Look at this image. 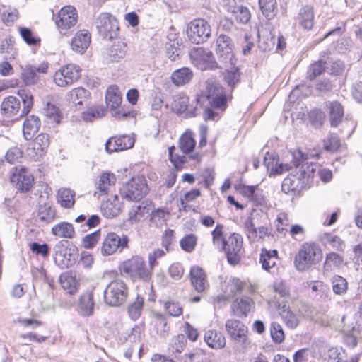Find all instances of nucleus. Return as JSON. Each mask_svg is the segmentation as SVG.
<instances>
[{
	"mask_svg": "<svg viewBox=\"0 0 362 362\" xmlns=\"http://www.w3.org/2000/svg\"><path fill=\"white\" fill-rule=\"evenodd\" d=\"M120 271L132 281H141L146 284H150L153 274L152 269L146 266L144 258L137 255L124 261L120 266Z\"/></svg>",
	"mask_w": 362,
	"mask_h": 362,
	"instance_id": "nucleus-1",
	"label": "nucleus"
},
{
	"mask_svg": "<svg viewBox=\"0 0 362 362\" xmlns=\"http://www.w3.org/2000/svg\"><path fill=\"white\" fill-rule=\"evenodd\" d=\"M129 288L122 279L111 281L104 291V301L110 306H119L127 300Z\"/></svg>",
	"mask_w": 362,
	"mask_h": 362,
	"instance_id": "nucleus-2",
	"label": "nucleus"
},
{
	"mask_svg": "<svg viewBox=\"0 0 362 362\" xmlns=\"http://www.w3.org/2000/svg\"><path fill=\"white\" fill-rule=\"evenodd\" d=\"M317 245L314 243H304L294 258V265L299 272H304L315 263Z\"/></svg>",
	"mask_w": 362,
	"mask_h": 362,
	"instance_id": "nucleus-3",
	"label": "nucleus"
},
{
	"mask_svg": "<svg viewBox=\"0 0 362 362\" xmlns=\"http://www.w3.org/2000/svg\"><path fill=\"white\" fill-rule=\"evenodd\" d=\"M147 185L144 177H133L120 189L123 198L134 201L141 199L147 192Z\"/></svg>",
	"mask_w": 362,
	"mask_h": 362,
	"instance_id": "nucleus-4",
	"label": "nucleus"
},
{
	"mask_svg": "<svg viewBox=\"0 0 362 362\" xmlns=\"http://www.w3.org/2000/svg\"><path fill=\"white\" fill-rule=\"evenodd\" d=\"M129 239L127 235L119 236L115 233H108L103 240L100 247V253L103 256H109L115 253L117 250L122 251L127 248Z\"/></svg>",
	"mask_w": 362,
	"mask_h": 362,
	"instance_id": "nucleus-5",
	"label": "nucleus"
},
{
	"mask_svg": "<svg viewBox=\"0 0 362 362\" xmlns=\"http://www.w3.org/2000/svg\"><path fill=\"white\" fill-rule=\"evenodd\" d=\"M122 94L118 86L112 85L107 88L105 94L106 104L111 109L112 115L115 119H124L133 114L130 111H124L123 108L118 109L122 103Z\"/></svg>",
	"mask_w": 362,
	"mask_h": 362,
	"instance_id": "nucleus-6",
	"label": "nucleus"
},
{
	"mask_svg": "<svg viewBox=\"0 0 362 362\" xmlns=\"http://www.w3.org/2000/svg\"><path fill=\"white\" fill-rule=\"evenodd\" d=\"M221 249L225 251L229 264L231 265L238 264L243 252L242 236L238 233H233Z\"/></svg>",
	"mask_w": 362,
	"mask_h": 362,
	"instance_id": "nucleus-7",
	"label": "nucleus"
},
{
	"mask_svg": "<svg viewBox=\"0 0 362 362\" xmlns=\"http://www.w3.org/2000/svg\"><path fill=\"white\" fill-rule=\"evenodd\" d=\"M80 76V67L77 65L69 64L55 72L54 81L57 86L66 87L77 81Z\"/></svg>",
	"mask_w": 362,
	"mask_h": 362,
	"instance_id": "nucleus-8",
	"label": "nucleus"
},
{
	"mask_svg": "<svg viewBox=\"0 0 362 362\" xmlns=\"http://www.w3.org/2000/svg\"><path fill=\"white\" fill-rule=\"evenodd\" d=\"M206 96L211 105L219 109L226 107V96L223 87L214 78L206 81Z\"/></svg>",
	"mask_w": 362,
	"mask_h": 362,
	"instance_id": "nucleus-9",
	"label": "nucleus"
},
{
	"mask_svg": "<svg viewBox=\"0 0 362 362\" xmlns=\"http://www.w3.org/2000/svg\"><path fill=\"white\" fill-rule=\"evenodd\" d=\"M190 59L194 65L201 70L214 69L218 67L211 52L202 47L190 50Z\"/></svg>",
	"mask_w": 362,
	"mask_h": 362,
	"instance_id": "nucleus-10",
	"label": "nucleus"
},
{
	"mask_svg": "<svg viewBox=\"0 0 362 362\" xmlns=\"http://www.w3.org/2000/svg\"><path fill=\"white\" fill-rule=\"evenodd\" d=\"M49 146V137L46 134H38L28 145L26 156L34 161L40 160Z\"/></svg>",
	"mask_w": 362,
	"mask_h": 362,
	"instance_id": "nucleus-11",
	"label": "nucleus"
},
{
	"mask_svg": "<svg viewBox=\"0 0 362 362\" xmlns=\"http://www.w3.org/2000/svg\"><path fill=\"white\" fill-rule=\"evenodd\" d=\"M233 49V45L231 39L226 35L221 34L216 40V52L219 59L226 65L228 64L234 66L235 64Z\"/></svg>",
	"mask_w": 362,
	"mask_h": 362,
	"instance_id": "nucleus-12",
	"label": "nucleus"
},
{
	"mask_svg": "<svg viewBox=\"0 0 362 362\" xmlns=\"http://www.w3.org/2000/svg\"><path fill=\"white\" fill-rule=\"evenodd\" d=\"M48 63L42 62L38 66L27 65L20 66L21 78L26 86L36 84L39 81L37 73L46 74L48 69Z\"/></svg>",
	"mask_w": 362,
	"mask_h": 362,
	"instance_id": "nucleus-13",
	"label": "nucleus"
},
{
	"mask_svg": "<svg viewBox=\"0 0 362 362\" xmlns=\"http://www.w3.org/2000/svg\"><path fill=\"white\" fill-rule=\"evenodd\" d=\"M309 187L306 180H303L297 172L288 175L283 181L281 189L285 194H298L303 188Z\"/></svg>",
	"mask_w": 362,
	"mask_h": 362,
	"instance_id": "nucleus-14",
	"label": "nucleus"
},
{
	"mask_svg": "<svg viewBox=\"0 0 362 362\" xmlns=\"http://www.w3.org/2000/svg\"><path fill=\"white\" fill-rule=\"evenodd\" d=\"M226 329L232 339L242 341L246 345L250 344L247 338V328L240 321L235 319L228 320L226 322Z\"/></svg>",
	"mask_w": 362,
	"mask_h": 362,
	"instance_id": "nucleus-15",
	"label": "nucleus"
},
{
	"mask_svg": "<svg viewBox=\"0 0 362 362\" xmlns=\"http://www.w3.org/2000/svg\"><path fill=\"white\" fill-rule=\"evenodd\" d=\"M209 24H188L187 35L194 43L200 44L206 41L211 35Z\"/></svg>",
	"mask_w": 362,
	"mask_h": 362,
	"instance_id": "nucleus-16",
	"label": "nucleus"
},
{
	"mask_svg": "<svg viewBox=\"0 0 362 362\" xmlns=\"http://www.w3.org/2000/svg\"><path fill=\"white\" fill-rule=\"evenodd\" d=\"M134 138L130 135L112 136L107 141L105 149L109 153L129 149L134 146Z\"/></svg>",
	"mask_w": 362,
	"mask_h": 362,
	"instance_id": "nucleus-17",
	"label": "nucleus"
},
{
	"mask_svg": "<svg viewBox=\"0 0 362 362\" xmlns=\"http://www.w3.org/2000/svg\"><path fill=\"white\" fill-rule=\"evenodd\" d=\"M189 279L192 288L198 293L204 292L209 286L205 271L199 266H192L190 269Z\"/></svg>",
	"mask_w": 362,
	"mask_h": 362,
	"instance_id": "nucleus-18",
	"label": "nucleus"
},
{
	"mask_svg": "<svg viewBox=\"0 0 362 362\" xmlns=\"http://www.w3.org/2000/svg\"><path fill=\"white\" fill-rule=\"evenodd\" d=\"M21 109L19 99L15 96L9 95L6 97L0 105V112L5 119H11L16 116Z\"/></svg>",
	"mask_w": 362,
	"mask_h": 362,
	"instance_id": "nucleus-19",
	"label": "nucleus"
},
{
	"mask_svg": "<svg viewBox=\"0 0 362 362\" xmlns=\"http://www.w3.org/2000/svg\"><path fill=\"white\" fill-rule=\"evenodd\" d=\"M189 98L184 94H178L173 98L171 104V108L173 112L181 114L186 112L189 117H194L197 115V108L189 107Z\"/></svg>",
	"mask_w": 362,
	"mask_h": 362,
	"instance_id": "nucleus-20",
	"label": "nucleus"
},
{
	"mask_svg": "<svg viewBox=\"0 0 362 362\" xmlns=\"http://www.w3.org/2000/svg\"><path fill=\"white\" fill-rule=\"evenodd\" d=\"M11 181L16 182L18 187L23 191H28L31 187L33 178L30 175H27L25 168L21 167L20 168H14V171L11 176Z\"/></svg>",
	"mask_w": 362,
	"mask_h": 362,
	"instance_id": "nucleus-21",
	"label": "nucleus"
},
{
	"mask_svg": "<svg viewBox=\"0 0 362 362\" xmlns=\"http://www.w3.org/2000/svg\"><path fill=\"white\" fill-rule=\"evenodd\" d=\"M73 261L71 255L62 242L55 245L54 262L58 267L62 269L68 268L73 263Z\"/></svg>",
	"mask_w": 362,
	"mask_h": 362,
	"instance_id": "nucleus-22",
	"label": "nucleus"
},
{
	"mask_svg": "<svg viewBox=\"0 0 362 362\" xmlns=\"http://www.w3.org/2000/svg\"><path fill=\"white\" fill-rule=\"evenodd\" d=\"M90 43V34L87 30L78 31L71 41V49L77 53L83 54Z\"/></svg>",
	"mask_w": 362,
	"mask_h": 362,
	"instance_id": "nucleus-23",
	"label": "nucleus"
},
{
	"mask_svg": "<svg viewBox=\"0 0 362 362\" xmlns=\"http://www.w3.org/2000/svg\"><path fill=\"white\" fill-rule=\"evenodd\" d=\"M251 18V13L247 7L240 6H231V10H228L227 14L225 16L226 21L233 23H248Z\"/></svg>",
	"mask_w": 362,
	"mask_h": 362,
	"instance_id": "nucleus-24",
	"label": "nucleus"
},
{
	"mask_svg": "<svg viewBox=\"0 0 362 362\" xmlns=\"http://www.w3.org/2000/svg\"><path fill=\"white\" fill-rule=\"evenodd\" d=\"M204 341L211 349H221L225 347L226 339L223 334L215 329L206 330L204 335Z\"/></svg>",
	"mask_w": 362,
	"mask_h": 362,
	"instance_id": "nucleus-25",
	"label": "nucleus"
},
{
	"mask_svg": "<svg viewBox=\"0 0 362 362\" xmlns=\"http://www.w3.org/2000/svg\"><path fill=\"white\" fill-rule=\"evenodd\" d=\"M245 229L249 238H253L257 241L263 240L266 236L269 235L267 227H255L252 216L248 217L245 221Z\"/></svg>",
	"mask_w": 362,
	"mask_h": 362,
	"instance_id": "nucleus-26",
	"label": "nucleus"
},
{
	"mask_svg": "<svg viewBox=\"0 0 362 362\" xmlns=\"http://www.w3.org/2000/svg\"><path fill=\"white\" fill-rule=\"evenodd\" d=\"M254 305L253 300L249 297L236 298L231 305L233 314L243 317L247 315Z\"/></svg>",
	"mask_w": 362,
	"mask_h": 362,
	"instance_id": "nucleus-27",
	"label": "nucleus"
},
{
	"mask_svg": "<svg viewBox=\"0 0 362 362\" xmlns=\"http://www.w3.org/2000/svg\"><path fill=\"white\" fill-rule=\"evenodd\" d=\"M326 106L329 109L330 126L332 127H337L341 122L344 117L343 106L337 100L327 102Z\"/></svg>",
	"mask_w": 362,
	"mask_h": 362,
	"instance_id": "nucleus-28",
	"label": "nucleus"
},
{
	"mask_svg": "<svg viewBox=\"0 0 362 362\" xmlns=\"http://www.w3.org/2000/svg\"><path fill=\"white\" fill-rule=\"evenodd\" d=\"M94 306L93 294L91 291H86L80 296L78 310L82 316L88 317L92 315Z\"/></svg>",
	"mask_w": 362,
	"mask_h": 362,
	"instance_id": "nucleus-29",
	"label": "nucleus"
},
{
	"mask_svg": "<svg viewBox=\"0 0 362 362\" xmlns=\"http://www.w3.org/2000/svg\"><path fill=\"white\" fill-rule=\"evenodd\" d=\"M100 208L103 214L105 217L112 218L120 213L122 204L118 197L115 195L112 199H108L103 202Z\"/></svg>",
	"mask_w": 362,
	"mask_h": 362,
	"instance_id": "nucleus-30",
	"label": "nucleus"
},
{
	"mask_svg": "<svg viewBox=\"0 0 362 362\" xmlns=\"http://www.w3.org/2000/svg\"><path fill=\"white\" fill-rule=\"evenodd\" d=\"M324 358L327 362H358L359 360L358 356L354 355L348 361L344 351L333 347L327 351Z\"/></svg>",
	"mask_w": 362,
	"mask_h": 362,
	"instance_id": "nucleus-31",
	"label": "nucleus"
},
{
	"mask_svg": "<svg viewBox=\"0 0 362 362\" xmlns=\"http://www.w3.org/2000/svg\"><path fill=\"white\" fill-rule=\"evenodd\" d=\"M40 127V120L35 115L28 117L23 124V134L26 140H30L38 131Z\"/></svg>",
	"mask_w": 362,
	"mask_h": 362,
	"instance_id": "nucleus-32",
	"label": "nucleus"
},
{
	"mask_svg": "<svg viewBox=\"0 0 362 362\" xmlns=\"http://www.w3.org/2000/svg\"><path fill=\"white\" fill-rule=\"evenodd\" d=\"M344 67V63L339 60L330 62L318 59V76L325 71H327L330 74L339 75L343 71Z\"/></svg>",
	"mask_w": 362,
	"mask_h": 362,
	"instance_id": "nucleus-33",
	"label": "nucleus"
},
{
	"mask_svg": "<svg viewBox=\"0 0 362 362\" xmlns=\"http://www.w3.org/2000/svg\"><path fill=\"white\" fill-rule=\"evenodd\" d=\"M278 259V251L276 250H261L259 262L264 270L269 271L276 265Z\"/></svg>",
	"mask_w": 362,
	"mask_h": 362,
	"instance_id": "nucleus-34",
	"label": "nucleus"
},
{
	"mask_svg": "<svg viewBox=\"0 0 362 362\" xmlns=\"http://www.w3.org/2000/svg\"><path fill=\"white\" fill-rule=\"evenodd\" d=\"M196 141L194 134L189 130L185 132L180 137L179 148L184 154H188L193 151Z\"/></svg>",
	"mask_w": 362,
	"mask_h": 362,
	"instance_id": "nucleus-35",
	"label": "nucleus"
},
{
	"mask_svg": "<svg viewBox=\"0 0 362 362\" xmlns=\"http://www.w3.org/2000/svg\"><path fill=\"white\" fill-rule=\"evenodd\" d=\"M192 77L193 73L192 70L187 67L175 70L171 74L172 82L177 86H183L189 83Z\"/></svg>",
	"mask_w": 362,
	"mask_h": 362,
	"instance_id": "nucleus-36",
	"label": "nucleus"
},
{
	"mask_svg": "<svg viewBox=\"0 0 362 362\" xmlns=\"http://www.w3.org/2000/svg\"><path fill=\"white\" fill-rule=\"evenodd\" d=\"M116 178L114 174L104 173L98 178L97 185L98 192L95 193V195L98 193L99 195L107 194L110 191V187L115 185Z\"/></svg>",
	"mask_w": 362,
	"mask_h": 362,
	"instance_id": "nucleus-37",
	"label": "nucleus"
},
{
	"mask_svg": "<svg viewBox=\"0 0 362 362\" xmlns=\"http://www.w3.org/2000/svg\"><path fill=\"white\" fill-rule=\"evenodd\" d=\"M75 193L74 191L67 188H62L58 190L57 194V202L64 208H71L75 203Z\"/></svg>",
	"mask_w": 362,
	"mask_h": 362,
	"instance_id": "nucleus-38",
	"label": "nucleus"
},
{
	"mask_svg": "<svg viewBox=\"0 0 362 362\" xmlns=\"http://www.w3.org/2000/svg\"><path fill=\"white\" fill-rule=\"evenodd\" d=\"M52 233L59 238H72L75 230L72 224L67 222H61L56 224L52 229Z\"/></svg>",
	"mask_w": 362,
	"mask_h": 362,
	"instance_id": "nucleus-39",
	"label": "nucleus"
},
{
	"mask_svg": "<svg viewBox=\"0 0 362 362\" xmlns=\"http://www.w3.org/2000/svg\"><path fill=\"white\" fill-rule=\"evenodd\" d=\"M0 53L4 54L6 59H14L17 55V49L14 47L13 37L5 38L0 44Z\"/></svg>",
	"mask_w": 362,
	"mask_h": 362,
	"instance_id": "nucleus-40",
	"label": "nucleus"
},
{
	"mask_svg": "<svg viewBox=\"0 0 362 362\" xmlns=\"http://www.w3.org/2000/svg\"><path fill=\"white\" fill-rule=\"evenodd\" d=\"M77 17L76 9L71 6H66L61 8L59 11V21L56 23H76Z\"/></svg>",
	"mask_w": 362,
	"mask_h": 362,
	"instance_id": "nucleus-41",
	"label": "nucleus"
},
{
	"mask_svg": "<svg viewBox=\"0 0 362 362\" xmlns=\"http://www.w3.org/2000/svg\"><path fill=\"white\" fill-rule=\"evenodd\" d=\"M148 205L144 203L134 205L129 212V219L132 223L138 222L140 218L149 213Z\"/></svg>",
	"mask_w": 362,
	"mask_h": 362,
	"instance_id": "nucleus-42",
	"label": "nucleus"
},
{
	"mask_svg": "<svg viewBox=\"0 0 362 362\" xmlns=\"http://www.w3.org/2000/svg\"><path fill=\"white\" fill-rule=\"evenodd\" d=\"M97 28L103 38L110 40L117 36L119 30L118 24H99Z\"/></svg>",
	"mask_w": 362,
	"mask_h": 362,
	"instance_id": "nucleus-43",
	"label": "nucleus"
},
{
	"mask_svg": "<svg viewBox=\"0 0 362 362\" xmlns=\"http://www.w3.org/2000/svg\"><path fill=\"white\" fill-rule=\"evenodd\" d=\"M90 95L89 92L82 87L72 89L69 93V99L74 104L82 105Z\"/></svg>",
	"mask_w": 362,
	"mask_h": 362,
	"instance_id": "nucleus-44",
	"label": "nucleus"
},
{
	"mask_svg": "<svg viewBox=\"0 0 362 362\" xmlns=\"http://www.w3.org/2000/svg\"><path fill=\"white\" fill-rule=\"evenodd\" d=\"M240 74L239 69L233 66L223 72V80L230 88L233 89L240 82Z\"/></svg>",
	"mask_w": 362,
	"mask_h": 362,
	"instance_id": "nucleus-45",
	"label": "nucleus"
},
{
	"mask_svg": "<svg viewBox=\"0 0 362 362\" xmlns=\"http://www.w3.org/2000/svg\"><path fill=\"white\" fill-rule=\"evenodd\" d=\"M259 4L262 14L267 20H272L276 13V0H259Z\"/></svg>",
	"mask_w": 362,
	"mask_h": 362,
	"instance_id": "nucleus-46",
	"label": "nucleus"
},
{
	"mask_svg": "<svg viewBox=\"0 0 362 362\" xmlns=\"http://www.w3.org/2000/svg\"><path fill=\"white\" fill-rule=\"evenodd\" d=\"M279 314L288 327L293 329L298 325V320L297 317L291 311L289 307L287 305H284L279 308Z\"/></svg>",
	"mask_w": 362,
	"mask_h": 362,
	"instance_id": "nucleus-47",
	"label": "nucleus"
},
{
	"mask_svg": "<svg viewBox=\"0 0 362 362\" xmlns=\"http://www.w3.org/2000/svg\"><path fill=\"white\" fill-rule=\"evenodd\" d=\"M316 169L317 163L315 162L306 161L301 165L299 172L298 173L300 175H301V177L303 180L305 179L307 180L308 185L309 186L310 180L314 177Z\"/></svg>",
	"mask_w": 362,
	"mask_h": 362,
	"instance_id": "nucleus-48",
	"label": "nucleus"
},
{
	"mask_svg": "<svg viewBox=\"0 0 362 362\" xmlns=\"http://www.w3.org/2000/svg\"><path fill=\"white\" fill-rule=\"evenodd\" d=\"M144 307V298L137 296L135 300L128 306V313L130 318L136 320L141 315Z\"/></svg>",
	"mask_w": 362,
	"mask_h": 362,
	"instance_id": "nucleus-49",
	"label": "nucleus"
},
{
	"mask_svg": "<svg viewBox=\"0 0 362 362\" xmlns=\"http://www.w3.org/2000/svg\"><path fill=\"white\" fill-rule=\"evenodd\" d=\"M294 362H315V351L313 348L302 349L293 356Z\"/></svg>",
	"mask_w": 362,
	"mask_h": 362,
	"instance_id": "nucleus-50",
	"label": "nucleus"
},
{
	"mask_svg": "<svg viewBox=\"0 0 362 362\" xmlns=\"http://www.w3.org/2000/svg\"><path fill=\"white\" fill-rule=\"evenodd\" d=\"M320 241L327 245H331L334 249L341 251L344 247V241L337 235L331 233H324L320 236Z\"/></svg>",
	"mask_w": 362,
	"mask_h": 362,
	"instance_id": "nucleus-51",
	"label": "nucleus"
},
{
	"mask_svg": "<svg viewBox=\"0 0 362 362\" xmlns=\"http://www.w3.org/2000/svg\"><path fill=\"white\" fill-rule=\"evenodd\" d=\"M19 33L21 37L27 45L30 46H36L40 45L41 42L40 37L33 33L30 29L25 27H21L19 28Z\"/></svg>",
	"mask_w": 362,
	"mask_h": 362,
	"instance_id": "nucleus-52",
	"label": "nucleus"
},
{
	"mask_svg": "<svg viewBox=\"0 0 362 362\" xmlns=\"http://www.w3.org/2000/svg\"><path fill=\"white\" fill-rule=\"evenodd\" d=\"M332 286L333 292L337 295H344L348 289V283L345 278L334 275L332 278Z\"/></svg>",
	"mask_w": 362,
	"mask_h": 362,
	"instance_id": "nucleus-53",
	"label": "nucleus"
},
{
	"mask_svg": "<svg viewBox=\"0 0 362 362\" xmlns=\"http://www.w3.org/2000/svg\"><path fill=\"white\" fill-rule=\"evenodd\" d=\"M105 110L103 106H95L82 112L81 117L86 122H92L95 119L102 117L105 115Z\"/></svg>",
	"mask_w": 362,
	"mask_h": 362,
	"instance_id": "nucleus-54",
	"label": "nucleus"
},
{
	"mask_svg": "<svg viewBox=\"0 0 362 362\" xmlns=\"http://www.w3.org/2000/svg\"><path fill=\"white\" fill-rule=\"evenodd\" d=\"M45 115L49 118L51 121L56 124H59L62 116L59 108L51 103V100L46 102V105L44 108Z\"/></svg>",
	"mask_w": 362,
	"mask_h": 362,
	"instance_id": "nucleus-55",
	"label": "nucleus"
},
{
	"mask_svg": "<svg viewBox=\"0 0 362 362\" xmlns=\"http://www.w3.org/2000/svg\"><path fill=\"white\" fill-rule=\"evenodd\" d=\"M62 288L70 294L74 293L77 289V281L71 274H64L59 278Z\"/></svg>",
	"mask_w": 362,
	"mask_h": 362,
	"instance_id": "nucleus-56",
	"label": "nucleus"
},
{
	"mask_svg": "<svg viewBox=\"0 0 362 362\" xmlns=\"http://www.w3.org/2000/svg\"><path fill=\"white\" fill-rule=\"evenodd\" d=\"M168 212L163 209L153 211L151 215V222L156 227H162L166 224Z\"/></svg>",
	"mask_w": 362,
	"mask_h": 362,
	"instance_id": "nucleus-57",
	"label": "nucleus"
},
{
	"mask_svg": "<svg viewBox=\"0 0 362 362\" xmlns=\"http://www.w3.org/2000/svg\"><path fill=\"white\" fill-rule=\"evenodd\" d=\"M341 145L338 136L334 133H330L326 139L323 141L325 150L329 152H334L338 150Z\"/></svg>",
	"mask_w": 362,
	"mask_h": 362,
	"instance_id": "nucleus-58",
	"label": "nucleus"
},
{
	"mask_svg": "<svg viewBox=\"0 0 362 362\" xmlns=\"http://www.w3.org/2000/svg\"><path fill=\"white\" fill-rule=\"evenodd\" d=\"M197 243V237L194 234H188L182 238L180 241L181 248L187 252H192Z\"/></svg>",
	"mask_w": 362,
	"mask_h": 362,
	"instance_id": "nucleus-59",
	"label": "nucleus"
},
{
	"mask_svg": "<svg viewBox=\"0 0 362 362\" xmlns=\"http://www.w3.org/2000/svg\"><path fill=\"white\" fill-rule=\"evenodd\" d=\"M37 216L40 220L49 223L54 219V211L48 204H45L39 206Z\"/></svg>",
	"mask_w": 362,
	"mask_h": 362,
	"instance_id": "nucleus-60",
	"label": "nucleus"
},
{
	"mask_svg": "<svg viewBox=\"0 0 362 362\" xmlns=\"http://www.w3.org/2000/svg\"><path fill=\"white\" fill-rule=\"evenodd\" d=\"M166 55L171 61H175L178 59L180 54V48L178 41L170 40L167 43Z\"/></svg>",
	"mask_w": 362,
	"mask_h": 362,
	"instance_id": "nucleus-61",
	"label": "nucleus"
},
{
	"mask_svg": "<svg viewBox=\"0 0 362 362\" xmlns=\"http://www.w3.org/2000/svg\"><path fill=\"white\" fill-rule=\"evenodd\" d=\"M269 159H270V158L265 157L264 163L267 169L271 170V173L274 175H281L284 172L289 170L290 166L288 164L276 163V164L274 165L273 163H270L268 161Z\"/></svg>",
	"mask_w": 362,
	"mask_h": 362,
	"instance_id": "nucleus-62",
	"label": "nucleus"
},
{
	"mask_svg": "<svg viewBox=\"0 0 362 362\" xmlns=\"http://www.w3.org/2000/svg\"><path fill=\"white\" fill-rule=\"evenodd\" d=\"M211 235L213 244L221 249L226 243V240L223 237V226L217 224L211 232Z\"/></svg>",
	"mask_w": 362,
	"mask_h": 362,
	"instance_id": "nucleus-63",
	"label": "nucleus"
},
{
	"mask_svg": "<svg viewBox=\"0 0 362 362\" xmlns=\"http://www.w3.org/2000/svg\"><path fill=\"white\" fill-rule=\"evenodd\" d=\"M270 333L272 338L276 343L280 344L284 340V332L281 325L279 323H272Z\"/></svg>",
	"mask_w": 362,
	"mask_h": 362,
	"instance_id": "nucleus-64",
	"label": "nucleus"
}]
</instances>
